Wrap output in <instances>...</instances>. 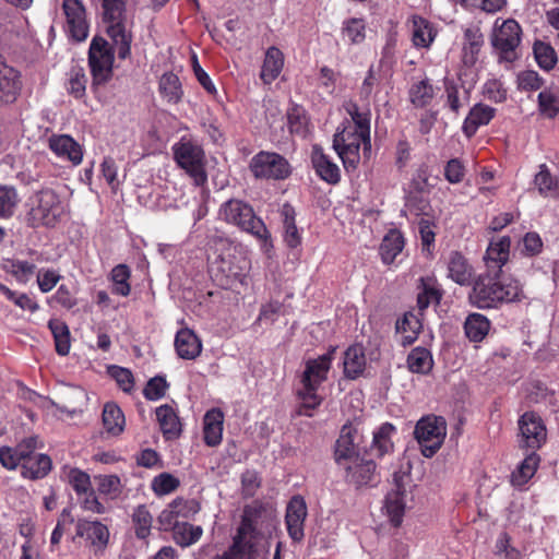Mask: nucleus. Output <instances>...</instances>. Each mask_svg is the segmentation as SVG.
<instances>
[{"instance_id":"nucleus-1","label":"nucleus","mask_w":559,"mask_h":559,"mask_svg":"<svg viewBox=\"0 0 559 559\" xmlns=\"http://www.w3.org/2000/svg\"><path fill=\"white\" fill-rule=\"evenodd\" d=\"M345 110L349 119H345L337 128L333 138V148L347 171L355 170L360 162V148L370 151V110L360 108L355 103H347Z\"/></svg>"},{"instance_id":"nucleus-2","label":"nucleus","mask_w":559,"mask_h":559,"mask_svg":"<svg viewBox=\"0 0 559 559\" xmlns=\"http://www.w3.org/2000/svg\"><path fill=\"white\" fill-rule=\"evenodd\" d=\"M524 298L521 283L513 277H500V273L486 272L474 282L471 302L480 309L496 308L502 302L520 301Z\"/></svg>"},{"instance_id":"nucleus-3","label":"nucleus","mask_w":559,"mask_h":559,"mask_svg":"<svg viewBox=\"0 0 559 559\" xmlns=\"http://www.w3.org/2000/svg\"><path fill=\"white\" fill-rule=\"evenodd\" d=\"M334 353L335 348H331L328 353L317 358L306 360L305 369L300 376L301 386L297 391L302 402L301 408L312 411L321 404L322 397L318 394V390L328 379Z\"/></svg>"},{"instance_id":"nucleus-4","label":"nucleus","mask_w":559,"mask_h":559,"mask_svg":"<svg viewBox=\"0 0 559 559\" xmlns=\"http://www.w3.org/2000/svg\"><path fill=\"white\" fill-rule=\"evenodd\" d=\"M249 269V260L236 246L223 243L219 254L210 259V272L222 286L241 281Z\"/></svg>"},{"instance_id":"nucleus-5","label":"nucleus","mask_w":559,"mask_h":559,"mask_svg":"<svg viewBox=\"0 0 559 559\" xmlns=\"http://www.w3.org/2000/svg\"><path fill=\"white\" fill-rule=\"evenodd\" d=\"M28 221L32 226H55L66 213V205L51 189H44L29 199Z\"/></svg>"},{"instance_id":"nucleus-6","label":"nucleus","mask_w":559,"mask_h":559,"mask_svg":"<svg viewBox=\"0 0 559 559\" xmlns=\"http://www.w3.org/2000/svg\"><path fill=\"white\" fill-rule=\"evenodd\" d=\"M173 153L176 163L185 169L197 186H203L207 181L205 154L198 143L182 138L174 144Z\"/></svg>"},{"instance_id":"nucleus-7","label":"nucleus","mask_w":559,"mask_h":559,"mask_svg":"<svg viewBox=\"0 0 559 559\" xmlns=\"http://www.w3.org/2000/svg\"><path fill=\"white\" fill-rule=\"evenodd\" d=\"M522 39V28L514 19H497L493 23L490 43L500 60L511 62L516 58V48Z\"/></svg>"},{"instance_id":"nucleus-8","label":"nucleus","mask_w":559,"mask_h":559,"mask_svg":"<svg viewBox=\"0 0 559 559\" xmlns=\"http://www.w3.org/2000/svg\"><path fill=\"white\" fill-rule=\"evenodd\" d=\"M271 519L269 509L259 501H253L243 509L241 523L234 537L245 549L251 554L255 550V539L259 530Z\"/></svg>"},{"instance_id":"nucleus-9","label":"nucleus","mask_w":559,"mask_h":559,"mask_svg":"<svg viewBox=\"0 0 559 559\" xmlns=\"http://www.w3.org/2000/svg\"><path fill=\"white\" fill-rule=\"evenodd\" d=\"M219 216L225 222L236 225L258 238L262 239L269 236L264 223L254 215L252 207L240 200L225 202L219 209Z\"/></svg>"},{"instance_id":"nucleus-10","label":"nucleus","mask_w":559,"mask_h":559,"mask_svg":"<svg viewBox=\"0 0 559 559\" xmlns=\"http://www.w3.org/2000/svg\"><path fill=\"white\" fill-rule=\"evenodd\" d=\"M414 435L420 445L421 454L425 457H431L443 444L447 436V421L442 416H424L417 421Z\"/></svg>"},{"instance_id":"nucleus-11","label":"nucleus","mask_w":559,"mask_h":559,"mask_svg":"<svg viewBox=\"0 0 559 559\" xmlns=\"http://www.w3.org/2000/svg\"><path fill=\"white\" fill-rule=\"evenodd\" d=\"M62 28L69 39L82 43L90 35L91 20L83 0H62Z\"/></svg>"},{"instance_id":"nucleus-12","label":"nucleus","mask_w":559,"mask_h":559,"mask_svg":"<svg viewBox=\"0 0 559 559\" xmlns=\"http://www.w3.org/2000/svg\"><path fill=\"white\" fill-rule=\"evenodd\" d=\"M80 538L95 557L103 556L110 543L109 527L99 520L78 519L73 540Z\"/></svg>"},{"instance_id":"nucleus-13","label":"nucleus","mask_w":559,"mask_h":559,"mask_svg":"<svg viewBox=\"0 0 559 559\" xmlns=\"http://www.w3.org/2000/svg\"><path fill=\"white\" fill-rule=\"evenodd\" d=\"M249 169L258 179L284 180L292 168L288 160L274 152L261 151L249 163Z\"/></svg>"},{"instance_id":"nucleus-14","label":"nucleus","mask_w":559,"mask_h":559,"mask_svg":"<svg viewBox=\"0 0 559 559\" xmlns=\"http://www.w3.org/2000/svg\"><path fill=\"white\" fill-rule=\"evenodd\" d=\"M114 60V52L108 41L103 37L95 36L88 49V64L94 84H104L110 80Z\"/></svg>"},{"instance_id":"nucleus-15","label":"nucleus","mask_w":559,"mask_h":559,"mask_svg":"<svg viewBox=\"0 0 559 559\" xmlns=\"http://www.w3.org/2000/svg\"><path fill=\"white\" fill-rule=\"evenodd\" d=\"M104 21L107 24V34L112 40L118 57L127 59L131 55L132 32L126 24V12H106Z\"/></svg>"},{"instance_id":"nucleus-16","label":"nucleus","mask_w":559,"mask_h":559,"mask_svg":"<svg viewBox=\"0 0 559 559\" xmlns=\"http://www.w3.org/2000/svg\"><path fill=\"white\" fill-rule=\"evenodd\" d=\"M405 477L407 476L394 474V488L385 495L381 509L382 514L395 527L402 524L406 509V488L403 483Z\"/></svg>"},{"instance_id":"nucleus-17","label":"nucleus","mask_w":559,"mask_h":559,"mask_svg":"<svg viewBox=\"0 0 559 559\" xmlns=\"http://www.w3.org/2000/svg\"><path fill=\"white\" fill-rule=\"evenodd\" d=\"M48 147L60 160L79 166L84 156L83 146L69 134H52L48 138Z\"/></svg>"},{"instance_id":"nucleus-18","label":"nucleus","mask_w":559,"mask_h":559,"mask_svg":"<svg viewBox=\"0 0 559 559\" xmlns=\"http://www.w3.org/2000/svg\"><path fill=\"white\" fill-rule=\"evenodd\" d=\"M307 515L308 509L305 499L299 495L294 496L287 503L285 514L287 533L294 542L302 540Z\"/></svg>"},{"instance_id":"nucleus-19","label":"nucleus","mask_w":559,"mask_h":559,"mask_svg":"<svg viewBox=\"0 0 559 559\" xmlns=\"http://www.w3.org/2000/svg\"><path fill=\"white\" fill-rule=\"evenodd\" d=\"M520 443L531 449L539 448L546 439L543 420L533 412H527L519 419Z\"/></svg>"},{"instance_id":"nucleus-20","label":"nucleus","mask_w":559,"mask_h":559,"mask_svg":"<svg viewBox=\"0 0 559 559\" xmlns=\"http://www.w3.org/2000/svg\"><path fill=\"white\" fill-rule=\"evenodd\" d=\"M359 433L352 425H344L335 443V462L338 466L356 462L359 459L357 451Z\"/></svg>"},{"instance_id":"nucleus-21","label":"nucleus","mask_w":559,"mask_h":559,"mask_svg":"<svg viewBox=\"0 0 559 559\" xmlns=\"http://www.w3.org/2000/svg\"><path fill=\"white\" fill-rule=\"evenodd\" d=\"M21 88V73L0 58V106L14 103Z\"/></svg>"},{"instance_id":"nucleus-22","label":"nucleus","mask_w":559,"mask_h":559,"mask_svg":"<svg viewBox=\"0 0 559 559\" xmlns=\"http://www.w3.org/2000/svg\"><path fill=\"white\" fill-rule=\"evenodd\" d=\"M346 479L356 487L371 486L378 481L377 465L372 460H359L342 466Z\"/></svg>"},{"instance_id":"nucleus-23","label":"nucleus","mask_w":559,"mask_h":559,"mask_svg":"<svg viewBox=\"0 0 559 559\" xmlns=\"http://www.w3.org/2000/svg\"><path fill=\"white\" fill-rule=\"evenodd\" d=\"M37 438L34 437L32 451L25 455L22 461L21 474L24 478L39 479L44 478L51 469V460L48 455L37 453Z\"/></svg>"},{"instance_id":"nucleus-24","label":"nucleus","mask_w":559,"mask_h":559,"mask_svg":"<svg viewBox=\"0 0 559 559\" xmlns=\"http://www.w3.org/2000/svg\"><path fill=\"white\" fill-rule=\"evenodd\" d=\"M510 246L511 240L508 236L490 241L484 258L487 267L486 272L501 273L503 265L509 260Z\"/></svg>"},{"instance_id":"nucleus-25","label":"nucleus","mask_w":559,"mask_h":559,"mask_svg":"<svg viewBox=\"0 0 559 559\" xmlns=\"http://www.w3.org/2000/svg\"><path fill=\"white\" fill-rule=\"evenodd\" d=\"M448 277L454 283L466 286L472 283L474 269L459 251H452L447 261Z\"/></svg>"},{"instance_id":"nucleus-26","label":"nucleus","mask_w":559,"mask_h":559,"mask_svg":"<svg viewBox=\"0 0 559 559\" xmlns=\"http://www.w3.org/2000/svg\"><path fill=\"white\" fill-rule=\"evenodd\" d=\"M412 43L416 48L428 49L435 41L438 31L435 25L419 15L409 19Z\"/></svg>"},{"instance_id":"nucleus-27","label":"nucleus","mask_w":559,"mask_h":559,"mask_svg":"<svg viewBox=\"0 0 559 559\" xmlns=\"http://www.w3.org/2000/svg\"><path fill=\"white\" fill-rule=\"evenodd\" d=\"M311 162L317 175L324 181L335 185L341 179L338 166L324 154L323 150L317 145L312 147Z\"/></svg>"},{"instance_id":"nucleus-28","label":"nucleus","mask_w":559,"mask_h":559,"mask_svg":"<svg viewBox=\"0 0 559 559\" xmlns=\"http://www.w3.org/2000/svg\"><path fill=\"white\" fill-rule=\"evenodd\" d=\"M175 348L182 359H195L202 352V343L197 334L190 329H181L175 337Z\"/></svg>"},{"instance_id":"nucleus-29","label":"nucleus","mask_w":559,"mask_h":559,"mask_svg":"<svg viewBox=\"0 0 559 559\" xmlns=\"http://www.w3.org/2000/svg\"><path fill=\"white\" fill-rule=\"evenodd\" d=\"M224 414L219 408L207 411L203 418L204 442L209 447H216L223 439Z\"/></svg>"},{"instance_id":"nucleus-30","label":"nucleus","mask_w":559,"mask_h":559,"mask_svg":"<svg viewBox=\"0 0 559 559\" xmlns=\"http://www.w3.org/2000/svg\"><path fill=\"white\" fill-rule=\"evenodd\" d=\"M396 433V428L391 423L382 424L373 431L372 443L370 445L371 455L381 459L393 452L394 443L392 437Z\"/></svg>"},{"instance_id":"nucleus-31","label":"nucleus","mask_w":559,"mask_h":559,"mask_svg":"<svg viewBox=\"0 0 559 559\" xmlns=\"http://www.w3.org/2000/svg\"><path fill=\"white\" fill-rule=\"evenodd\" d=\"M34 437H29L21 441L15 448H0V463L7 469L22 468V461L25 455L32 451Z\"/></svg>"},{"instance_id":"nucleus-32","label":"nucleus","mask_w":559,"mask_h":559,"mask_svg":"<svg viewBox=\"0 0 559 559\" xmlns=\"http://www.w3.org/2000/svg\"><path fill=\"white\" fill-rule=\"evenodd\" d=\"M495 114V108L485 104H476L464 120L463 132L467 136L474 135L479 127L486 126L491 121Z\"/></svg>"},{"instance_id":"nucleus-33","label":"nucleus","mask_w":559,"mask_h":559,"mask_svg":"<svg viewBox=\"0 0 559 559\" xmlns=\"http://www.w3.org/2000/svg\"><path fill=\"white\" fill-rule=\"evenodd\" d=\"M418 288L417 306L420 311L427 309L430 305H438L440 302L442 290L435 276L421 277Z\"/></svg>"},{"instance_id":"nucleus-34","label":"nucleus","mask_w":559,"mask_h":559,"mask_svg":"<svg viewBox=\"0 0 559 559\" xmlns=\"http://www.w3.org/2000/svg\"><path fill=\"white\" fill-rule=\"evenodd\" d=\"M156 418L166 439H175L181 432V423L173 406L168 404L156 408Z\"/></svg>"},{"instance_id":"nucleus-35","label":"nucleus","mask_w":559,"mask_h":559,"mask_svg":"<svg viewBox=\"0 0 559 559\" xmlns=\"http://www.w3.org/2000/svg\"><path fill=\"white\" fill-rule=\"evenodd\" d=\"M281 217L283 223V238L289 248H297L300 246L302 237L301 233L296 226V213L294 207L285 203L281 209Z\"/></svg>"},{"instance_id":"nucleus-36","label":"nucleus","mask_w":559,"mask_h":559,"mask_svg":"<svg viewBox=\"0 0 559 559\" xmlns=\"http://www.w3.org/2000/svg\"><path fill=\"white\" fill-rule=\"evenodd\" d=\"M436 96V88L428 78L414 81L408 90V98L416 108L429 106Z\"/></svg>"},{"instance_id":"nucleus-37","label":"nucleus","mask_w":559,"mask_h":559,"mask_svg":"<svg viewBox=\"0 0 559 559\" xmlns=\"http://www.w3.org/2000/svg\"><path fill=\"white\" fill-rule=\"evenodd\" d=\"M284 67V55L277 47H270L265 52V58L261 70V80L265 84H271L278 78Z\"/></svg>"},{"instance_id":"nucleus-38","label":"nucleus","mask_w":559,"mask_h":559,"mask_svg":"<svg viewBox=\"0 0 559 559\" xmlns=\"http://www.w3.org/2000/svg\"><path fill=\"white\" fill-rule=\"evenodd\" d=\"M534 186L544 198H559V180L556 176L550 174L545 164L539 166V170L534 177Z\"/></svg>"},{"instance_id":"nucleus-39","label":"nucleus","mask_w":559,"mask_h":559,"mask_svg":"<svg viewBox=\"0 0 559 559\" xmlns=\"http://www.w3.org/2000/svg\"><path fill=\"white\" fill-rule=\"evenodd\" d=\"M366 367V357L360 345L347 348L344 355V373L349 379L359 377Z\"/></svg>"},{"instance_id":"nucleus-40","label":"nucleus","mask_w":559,"mask_h":559,"mask_svg":"<svg viewBox=\"0 0 559 559\" xmlns=\"http://www.w3.org/2000/svg\"><path fill=\"white\" fill-rule=\"evenodd\" d=\"M423 328L420 318L413 313L406 312L402 319L396 322V331L402 336L403 345H411L414 343Z\"/></svg>"},{"instance_id":"nucleus-41","label":"nucleus","mask_w":559,"mask_h":559,"mask_svg":"<svg viewBox=\"0 0 559 559\" xmlns=\"http://www.w3.org/2000/svg\"><path fill=\"white\" fill-rule=\"evenodd\" d=\"M483 34L478 28H466L463 43V62L473 66L483 46Z\"/></svg>"},{"instance_id":"nucleus-42","label":"nucleus","mask_w":559,"mask_h":559,"mask_svg":"<svg viewBox=\"0 0 559 559\" xmlns=\"http://www.w3.org/2000/svg\"><path fill=\"white\" fill-rule=\"evenodd\" d=\"M404 248V238L397 230H390L380 246V254L383 263L391 264Z\"/></svg>"},{"instance_id":"nucleus-43","label":"nucleus","mask_w":559,"mask_h":559,"mask_svg":"<svg viewBox=\"0 0 559 559\" xmlns=\"http://www.w3.org/2000/svg\"><path fill=\"white\" fill-rule=\"evenodd\" d=\"M159 93L163 99L169 104H177L181 100L183 91L179 78L173 73H164L159 79Z\"/></svg>"},{"instance_id":"nucleus-44","label":"nucleus","mask_w":559,"mask_h":559,"mask_svg":"<svg viewBox=\"0 0 559 559\" xmlns=\"http://www.w3.org/2000/svg\"><path fill=\"white\" fill-rule=\"evenodd\" d=\"M103 424L106 431L112 436L120 435L124 429V415L118 405L107 403L103 409Z\"/></svg>"},{"instance_id":"nucleus-45","label":"nucleus","mask_w":559,"mask_h":559,"mask_svg":"<svg viewBox=\"0 0 559 559\" xmlns=\"http://www.w3.org/2000/svg\"><path fill=\"white\" fill-rule=\"evenodd\" d=\"M490 329L489 320L480 313L469 314L464 323L466 336L472 342H480L488 334Z\"/></svg>"},{"instance_id":"nucleus-46","label":"nucleus","mask_w":559,"mask_h":559,"mask_svg":"<svg viewBox=\"0 0 559 559\" xmlns=\"http://www.w3.org/2000/svg\"><path fill=\"white\" fill-rule=\"evenodd\" d=\"M433 366L431 353L424 347H415L407 356V367L414 373L427 374Z\"/></svg>"},{"instance_id":"nucleus-47","label":"nucleus","mask_w":559,"mask_h":559,"mask_svg":"<svg viewBox=\"0 0 559 559\" xmlns=\"http://www.w3.org/2000/svg\"><path fill=\"white\" fill-rule=\"evenodd\" d=\"M48 326L53 336L56 352L60 356L69 354L71 348V336L68 325L58 319H52L48 322Z\"/></svg>"},{"instance_id":"nucleus-48","label":"nucleus","mask_w":559,"mask_h":559,"mask_svg":"<svg viewBox=\"0 0 559 559\" xmlns=\"http://www.w3.org/2000/svg\"><path fill=\"white\" fill-rule=\"evenodd\" d=\"M87 78L82 67L74 66L67 73L66 90L76 99L85 96Z\"/></svg>"},{"instance_id":"nucleus-49","label":"nucleus","mask_w":559,"mask_h":559,"mask_svg":"<svg viewBox=\"0 0 559 559\" xmlns=\"http://www.w3.org/2000/svg\"><path fill=\"white\" fill-rule=\"evenodd\" d=\"M62 478L72 487L78 496L88 492L92 488L90 475L80 468L64 466Z\"/></svg>"},{"instance_id":"nucleus-50","label":"nucleus","mask_w":559,"mask_h":559,"mask_svg":"<svg viewBox=\"0 0 559 559\" xmlns=\"http://www.w3.org/2000/svg\"><path fill=\"white\" fill-rule=\"evenodd\" d=\"M539 463V456L533 452L525 456L516 471L512 473L511 481L516 487L525 485L536 473Z\"/></svg>"},{"instance_id":"nucleus-51","label":"nucleus","mask_w":559,"mask_h":559,"mask_svg":"<svg viewBox=\"0 0 559 559\" xmlns=\"http://www.w3.org/2000/svg\"><path fill=\"white\" fill-rule=\"evenodd\" d=\"M201 526L189 523L176 524L174 527V539L181 547H189L195 544L202 536Z\"/></svg>"},{"instance_id":"nucleus-52","label":"nucleus","mask_w":559,"mask_h":559,"mask_svg":"<svg viewBox=\"0 0 559 559\" xmlns=\"http://www.w3.org/2000/svg\"><path fill=\"white\" fill-rule=\"evenodd\" d=\"M131 276L130 267L127 264L116 265L110 273L112 282V293L119 296L127 297L131 292L129 278Z\"/></svg>"},{"instance_id":"nucleus-53","label":"nucleus","mask_w":559,"mask_h":559,"mask_svg":"<svg viewBox=\"0 0 559 559\" xmlns=\"http://www.w3.org/2000/svg\"><path fill=\"white\" fill-rule=\"evenodd\" d=\"M153 516L146 506H138L132 513V524L138 538L144 539L151 534Z\"/></svg>"},{"instance_id":"nucleus-54","label":"nucleus","mask_w":559,"mask_h":559,"mask_svg":"<svg viewBox=\"0 0 559 559\" xmlns=\"http://www.w3.org/2000/svg\"><path fill=\"white\" fill-rule=\"evenodd\" d=\"M342 33L350 44H361L366 38V23L362 19H348L343 23Z\"/></svg>"},{"instance_id":"nucleus-55","label":"nucleus","mask_w":559,"mask_h":559,"mask_svg":"<svg viewBox=\"0 0 559 559\" xmlns=\"http://www.w3.org/2000/svg\"><path fill=\"white\" fill-rule=\"evenodd\" d=\"M19 203V197L15 188L0 185V217L9 218L13 216Z\"/></svg>"},{"instance_id":"nucleus-56","label":"nucleus","mask_w":559,"mask_h":559,"mask_svg":"<svg viewBox=\"0 0 559 559\" xmlns=\"http://www.w3.org/2000/svg\"><path fill=\"white\" fill-rule=\"evenodd\" d=\"M7 271L21 284H26L35 274L36 265L28 261L12 260L7 264Z\"/></svg>"},{"instance_id":"nucleus-57","label":"nucleus","mask_w":559,"mask_h":559,"mask_svg":"<svg viewBox=\"0 0 559 559\" xmlns=\"http://www.w3.org/2000/svg\"><path fill=\"white\" fill-rule=\"evenodd\" d=\"M180 480L169 473H162L152 480L151 488L156 496H166L175 491Z\"/></svg>"},{"instance_id":"nucleus-58","label":"nucleus","mask_w":559,"mask_h":559,"mask_svg":"<svg viewBox=\"0 0 559 559\" xmlns=\"http://www.w3.org/2000/svg\"><path fill=\"white\" fill-rule=\"evenodd\" d=\"M534 55L538 66L544 70H551L557 62L556 51L548 44L542 41L535 43Z\"/></svg>"},{"instance_id":"nucleus-59","label":"nucleus","mask_w":559,"mask_h":559,"mask_svg":"<svg viewBox=\"0 0 559 559\" xmlns=\"http://www.w3.org/2000/svg\"><path fill=\"white\" fill-rule=\"evenodd\" d=\"M538 110L547 118H555L559 112V97L549 90L538 94Z\"/></svg>"},{"instance_id":"nucleus-60","label":"nucleus","mask_w":559,"mask_h":559,"mask_svg":"<svg viewBox=\"0 0 559 559\" xmlns=\"http://www.w3.org/2000/svg\"><path fill=\"white\" fill-rule=\"evenodd\" d=\"M483 95L488 100L502 103L507 99L508 91L501 80L491 78L484 83Z\"/></svg>"},{"instance_id":"nucleus-61","label":"nucleus","mask_w":559,"mask_h":559,"mask_svg":"<svg viewBox=\"0 0 559 559\" xmlns=\"http://www.w3.org/2000/svg\"><path fill=\"white\" fill-rule=\"evenodd\" d=\"M518 88L523 92H535L543 87L544 80L536 71L525 70L518 74Z\"/></svg>"},{"instance_id":"nucleus-62","label":"nucleus","mask_w":559,"mask_h":559,"mask_svg":"<svg viewBox=\"0 0 559 559\" xmlns=\"http://www.w3.org/2000/svg\"><path fill=\"white\" fill-rule=\"evenodd\" d=\"M108 372L123 392L131 393L133 391L134 378L131 370L119 366H111L109 367Z\"/></svg>"},{"instance_id":"nucleus-63","label":"nucleus","mask_w":559,"mask_h":559,"mask_svg":"<svg viewBox=\"0 0 559 559\" xmlns=\"http://www.w3.org/2000/svg\"><path fill=\"white\" fill-rule=\"evenodd\" d=\"M98 491L110 498H116L121 492V480L116 475H102L97 478Z\"/></svg>"},{"instance_id":"nucleus-64","label":"nucleus","mask_w":559,"mask_h":559,"mask_svg":"<svg viewBox=\"0 0 559 559\" xmlns=\"http://www.w3.org/2000/svg\"><path fill=\"white\" fill-rule=\"evenodd\" d=\"M204 552V548L200 550L198 559H246L250 558L252 554L245 549L238 542L233 539V544L223 552L215 554L209 558H202V554Z\"/></svg>"}]
</instances>
